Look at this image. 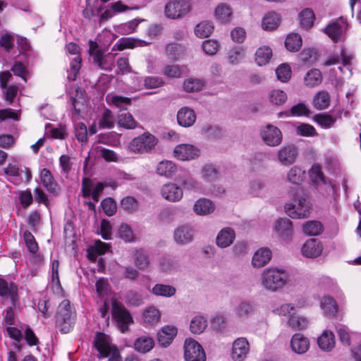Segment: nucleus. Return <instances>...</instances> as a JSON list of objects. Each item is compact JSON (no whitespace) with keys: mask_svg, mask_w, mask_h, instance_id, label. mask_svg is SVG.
Here are the masks:
<instances>
[{"mask_svg":"<svg viewBox=\"0 0 361 361\" xmlns=\"http://www.w3.org/2000/svg\"><path fill=\"white\" fill-rule=\"evenodd\" d=\"M174 157L180 161H190L197 159L200 155V149L192 145L180 144L173 149Z\"/></svg>","mask_w":361,"mask_h":361,"instance_id":"obj_12","label":"nucleus"},{"mask_svg":"<svg viewBox=\"0 0 361 361\" xmlns=\"http://www.w3.org/2000/svg\"><path fill=\"white\" fill-rule=\"evenodd\" d=\"M320 306L326 315L334 316L338 311V305L335 300L329 295L324 296L322 298Z\"/></svg>","mask_w":361,"mask_h":361,"instance_id":"obj_41","label":"nucleus"},{"mask_svg":"<svg viewBox=\"0 0 361 361\" xmlns=\"http://www.w3.org/2000/svg\"><path fill=\"white\" fill-rule=\"evenodd\" d=\"M272 55L270 47H259L255 51V62L259 66H265L269 62Z\"/></svg>","mask_w":361,"mask_h":361,"instance_id":"obj_36","label":"nucleus"},{"mask_svg":"<svg viewBox=\"0 0 361 361\" xmlns=\"http://www.w3.org/2000/svg\"><path fill=\"white\" fill-rule=\"evenodd\" d=\"M313 121L322 128H331L336 122V118L326 114H318L314 116Z\"/></svg>","mask_w":361,"mask_h":361,"instance_id":"obj_55","label":"nucleus"},{"mask_svg":"<svg viewBox=\"0 0 361 361\" xmlns=\"http://www.w3.org/2000/svg\"><path fill=\"white\" fill-rule=\"evenodd\" d=\"M300 60L306 64L312 65L318 59V53L314 47H307L300 54Z\"/></svg>","mask_w":361,"mask_h":361,"instance_id":"obj_48","label":"nucleus"},{"mask_svg":"<svg viewBox=\"0 0 361 361\" xmlns=\"http://www.w3.org/2000/svg\"><path fill=\"white\" fill-rule=\"evenodd\" d=\"M23 239L28 250L32 253H36L38 250V245L32 234L30 231H25L23 233Z\"/></svg>","mask_w":361,"mask_h":361,"instance_id":"obj_60","label":"nucleus"},{"mask_svg":"<svg viewBox=\"0 0 361 361\" xmlns=\"http://www.w3.org/2000/svg\"><path fill=\"white\" fill-rule=\"evenodd\" d=\"M94 345L103 357H109V361H120L118 360L119 357L118 349L110 344L109 338L106 334L103 333L97 334L94 341ZM125 361H138V360L134 355H128Z\"/></svg>","mask_w":361,"mask_h":361,"instance_id":"obj_3","label":"nucleus"},{"mask_svg":"<svg viewBox=\"0 0 361 361\" xmlns=\"http://www.w3.org/2000/svg\"><path fill=\"white\" fill-rule=\"evenodd\" d=\"M322 229V225L317 221H309L302 225L303 232L307 235H317Z\"/></svg>","mask_w":361,"mask_h":361,"instance_id":"obj_52","label":"nucleus"},{"mask_svg":"<svg viewBox=\"0 0 361 361\" xmlns=\"http://www.w3.org/2000/svg\"><path fill=\"white\" fill-rule=\"evenodd\" d=\"M314 19V13L310 8H305L300 13V25L305 29L312 26Z\"/></svg>","mask_w":361,"mask_h":361,"instance_id":"obj_54","label":"nucleus"},{"mask_svg":"<svg viewBox=\"0 0 361 361\" xmlns=\"http://www.w3.org/2000/svg\"><path fill=\"white\" fill-rule=\"evenodd\" d=\"M88 51L94 63L102 69H108L116 55L109 51L108 47H90Z\"/></svg>","mask_w":361,"mask_h":361,"instance_id":"obj_6","label":"nucleus"},{"mask_svg":"<svg viewBox=\"0 0 361 361\" xmlns=\"http://www.w3.org/2000/svg\"><path fill=\"white\" fill-rule=\"evenodd\" d=\"M186 361H206V354L201 345L192 338H187L184 344Z\"/></svg>","mask_w":361,"mask_h":361,"instance_id":"obj_9","label":"nucleus"},{"mask_svg":"<svg viewBox=\"0 0 361 361\" xmlns=\"http://www.w3.org/2000/svg\"><path fill=\"white\" fill-rule=\"evenodd\" d=\"M289 281V274L284 269L270 267L265 269L260 276V284L264 290L274 293L283 288Z\"/></svg>","mask_w":361,"mask_h":361,"instance_id":"obj_1","label":"nucleus"},{"mask_svg":"<svg viewBox=\"0 0 361 361\" xmlns=\"http://www.w3.org/2000/svg\"><path fill=\"white\" fill-rule=\"evenodd\" d=\"M75 319V313L68 300H63L58 307L56 325L64 334L70 331Z\"/></svg>","mask_w":361,"mask_h":361,"instance_id":"obj_5","label":"nucleus"},{"mask_svg":"<svg viewBox=\"0 0 361 361\" xmlns=\"http://www.w3.org/2000/svg\"><path fill=\"white\" fill-rule=\"evenodd\" d=\"M305 178V171L298 166L292 167L287 173V180L295 185H300Z\"/></svg>","mask_w":361,"mask_h":361,"instance_id":"obj_44","label":"nucleus"},{"mask_svg":"<svg viewBox=\"0 0 361 361\" xmlns=\"http://www.w3.org/2000/svg\"><path fill=\"white\" fill-rule=\"evenodd\" d=\"M279 23V15L275 12H270L263 18L262 21V27L264 30H273L278 27Z\"/></svg>","mask_w":361,"mask_h":361,"instance_id":"obj_39","label":"nucleus"},{"mask_svg":"<svg viewBox=\"0 0 361 361\" xmlns=\"http://www.w3.org/2000/svg\"><path fill=\"white\" fill-rule=\"evenodd\" d=\"M193 228L188 225H180L173 231V240L178 245H183L191 243L194 239Z\"/></svg>","mask_w":361,"mask_h":361,"instance_id":"obj_17","label":"nucleus"},{"mask_svg":"<svg viewBox=\"0 0 361 361\" xmlns=\"http://www.w3.org/2000/svg\"><path fill=\"white\" fill-rule=\"evenodd\" d=\"M269 100L274 105H281L287 100V94L281 90H272L269 93Z\"/></svg>","mask_w":361,"mask_h":361,"instance_id":"obj_56","label":"nucleus"},{"mask_svg":"<svg viewBox=\"0 0 361 361\" xmlns=\"http://www.w3.org/2000/svg\"><path fill=\"white\" fill-rule=\"evenodd\" d=\"M0 296L10 298L13 305L18 301V288L13 283H8L6 280L0 279Z\"/></svg>","mask_w":361,"mask_h":361,"instance_id":"obj_20","label":"nucleus"},{"mask_svg":"<svg viewBox=\"0 0 361 361\" xmlns=\"http://www.w3.org/2000/svg\"><path fill=\"white\" fill-rule=\"evenodd\" d=\"M284 210L292 219H306L310 216L311 204L302 188H298L292 200L285 204Z\"/></svg>","mask_w":361,"mask_h":361,"instance_id":"obj_2","label":"nucleus"},{"mask_svg":"<svg viewBox=\"0 0 361 361\" xmlns=\"http://www.w3.org/2000/svg\"><path fill=\"white\" fill-rule=\"evenodd\" d=\"M15 40L18 45H28L30 44V42L25 37L6 33L1 37L0 45H13Z\"/></svg>","mask_w":361,"mask_h":361,"instance_id":"obj_46","label":"nucleus"},{"mask_svg":"<svg viewBox=\"0 0 361 361\" xmlns=\"http://www.w3.org/2000/svg\"><path fill=\"white\" fill-rule=\"evenodd\" d=\"M178 329L176 326L166 325L163 326L157 334V340L160 345L166 347L171 344L177 335Z\"/></svg>","mask_w":361,"mask_h":361,"instance_id":"obj_19","label":"nucleus"},{"mask_svg":"<svg viewBox=\"0 0 361 361\" xmlns=\"http://www.w3.org/2000/svg\"><path fill=\"white\" fill-rule=\"evenodd\" d=\"M309 173L310 180L314 185L319 186L326 184V179L319 164H314Z\"/></svg>","mask_w":361,"mask_h":361,"instance_id":"obj_45","label":"nucleus"},{"mask_svg":"<svg viewBox=\"0 0 361 361\" xmlns=\"http://www.w3.org/2000/svg\"><path fill=\"white\" fill-rule=\"evenodd\" d=\"M178 183L186 191L200 192L202 190V184L192 176L180 178Z\"/></svg>","mask_w":361,"mask_h":361,"instance_id":"obj_37","label":"nucleus"},{"mask_svg":"<svg viewBox=\"0 0 361 361\" xmlns=\"http://www.w3.org/2000/svg\"><path fill=\"white\" fill-rule=\"evenodd\" d=\"M133 259L135 265L140 270H145L149 266L148 255L143 250H135L133 251Z\"/></svg>","mask_w":361,"mask_h":361,"instance_id":"obj_40","label":"nucleus"},{"mask_svg":"<svg viewBox=\"0 0 361 361\" xmlns=\"http://www.w3.org/2000/svg\"><path fill=\"white\" fill-rule=\"evenodd\" d=\"M207 324V320L204 316L197 314L190 321V330L192 334H200L204 331Z\"/></svg>","mask_w":361,"mask_h":361,"instance_id":"obj_35","label":"nucleus"},{"mask_svg":"<svg viewBox=\"0 0 361 361\" xmlns=\"http://www.w3.org/2000/svg\"><path fill=\"white\" fill-rule=\"evenodd\" d=\"M118 124L126 129H134L137 126V122L130 113H121L118 117Z\"/></svg>","mask_w":361,"mask_h":361,"instance_id":"obj_53","label":"nucleus"},{"mask_svg":"<svg viewBox=\"0 0 361 361\" xmlns=\"http://www.w3.org/2000/svg\"><path fill=\"white\" fill-rule=\"evenodd\" d=\"M298 155L297 147L292 144L281 147L277 152V159L279 163L283 166H289L294 164Z\"/></svg>","mask_w":361,"mask_h":361,"instance_id":"obj_14","label":"nucleus"},{"mask_svg":"<svg viewBox=\"0 0 361 361\" xmlns=\"http://www.w3.org/2000/svg\"><path fill=\"white\" fill-rule=\"evenodd\" d=\"M177 121L180 126L190 127L196 121L195 112L189 107H182L177 113Z\"/></svg>","mask_w":361,"mask_h":361,"instance_id":"obj_22","label":"nucleus"},{"mask_svg":"<svg viewBox=\"0 0 361 361\" xmlns=\"http://www.w3.org/2000/svg\"><path fill=\"white\" fill-rule=\"evenodd\" d=\"M319 348L324 352H330L335 347V336L332 331L325 330L317 338Z\"/></svg>","mask_w":361,"mask_h":361,"instance_id":"obj_26","label":"nucleus"},{"mask_svg":"<svg viewBox=\"0 0 361 361\" xmlns=\"http://www.w3.org/2000/svg\"><path fill=\"white\" fill-rule=\"evenodd\" d=\"M274 231L282 240L290 242L293 235V222L287 218L279 219L274 223Z\"/></svg>","mask_w":361,"mask_h":361,"instance_id":"obj_13","label":"nucleus"},{"mask_svg":"<svg viewBox=\"0 0 361 361\" xmlns=\"http://www.w3.org/2000/svg\"><path fill=\"white\" fill-rule=\"evenodd\" d=\"M41 180L46 189L52 193H56L59 190V185L54 180L51 171L47 169H43L40 173Z\"/></svg>","mask_w":361,"mask_h":361,"instance_id":"obj_32","label":"nucleus"},{"mask_svg":"<svg viewBox=\"0 0 361 361\" xmlns=\"http://www.w3.org/2000/svg\"><path fill=\"white\" fill-rule=\"evenodd\" d=\"M112 314L122 332L127 331L128 325L133 322V317L126 307L116 302L113 304Z\"/></svg>","mask_w":361,"mask_h":361,"instance_id":"obj_11","label":"nucleus"},{"mask_svg":"<svg viewBox=\"0 0 361 361\" xmlns=\"http://www.w3.org/2000/svg\"><path fill=\"white\" fill-rule=\"evenodd\" d=\"M302 306L298 302L297 304L293 303H284L282 304L279 307L276 308L274 311L276 314L283 316L292 315L291 314H294L297 309L301 307Z\"/></svg>","mask_w":361,"mask_h":361,"instance_id":"obj_59","label":"nucleus"},{"mask_svg":"<svg viewBox=\"0 0 361 361\" xmlns=\"http://www.w3.org/2000/svg\"><path fill=\"white\" fill-rule=\"evenodd\" d=\"M287 324L293 330H303L307 328L309 320L305 317L293 314L289 317Z\"/></svg>","mask_w":361,"mask_h":361,"instance_id":"obj_42","label":"nucleus"},{"mask_svg":"<svg viewBox=\"0 0 361 361\" xmlns=\"http://www.w3.org/2000/svg\"><path fill=\"white\" fill-rule=\"evenodd\" d=\"M261 137L264 143L271 147L279 145L283 139L282 133L277 127L267 124L261 129Z\"/></svg>","mask_w":361,"mask_h":361,"instance_id":"obj_10","label":"nucleus"},{"mask_svg":"<svg viewBox=\"0 0 361 361\" xmlns=\"http://www.w3.org/2000/svg\"><path fill=\"white\" fill-rule=\"evenodd\" d=\"M144 322L148 325H155L160 322L161 312L154 306L147 307L142 313Z\"/></svg>","mask_w":361,"mask_h":361,"instance_id":"obj_34","label":"nucleus"},{"mask_svg":"<svg viewBox=\"0 0 361 361\" xmlns=\"http://www.w3.org/2000/svg\"><path fill=\"white\" fill-rule=\"evenodd\" d=\"M234 312L238 318L245 319L255 313V307L252 302L243 300L236 305Z\"/></svg>","mask_w":361,"mask_h":361,"instance_id":"obj_31","label":"nucleus"},{"mask_svg":"<svg viewBox=\"0 0 361 361\" xmlns=\"http://www.w3.org/2000/svg\"><path fill=\"white\" fill-rule=\"evenodd\" d=\"M68 52L71 55H73V57L71 63V69L68 71V78L71 80H75L80 68L82 60L80 56V47H68Z\"/></svg>","mask_w":361,"mask_h":361,"instance_id":"obj_21","label":"nucleus"},{"mask_svg":"<svg viewBox=\"0 0 361 361\" xmlns=\"http://www.w3.org/2000/svg\"><path fill=\"white\" fill-rule=\"evenodd\" d=\"M214 16L217 20L226 23L231 20L233 11L229 5L221 3L216 7Z\"/></svg>","mask_w":361,"mask_h":361,"instance_id":"obj_30","label":"nucleus"},{"mask_svg":"<svg viewBox=\"0 0 361 361\" xmlns=\"http://www.w3.org/2000/svg\"><path fill=\"white\" fill-rule=\"evenodd\" d=\"M231 37L233 42L242 44L246 38L245 30L240 27H235L231 32Z\"/></svg>","mask_w":361,"mask_h":361,"instance_id":"obj_63","label":"nucleus"},{"mask_svg":"<svg viewBox=\"0 0 361 361\" xmlns=\"http://www.w3.org/2000/svg\"><path fill=\"white\" fill-rule=\"evenodd\" d=\"M304 80L306 86L315 87L322 82V75L319 69L312 68L306 73Z\"/></svg>","mask_w":361,"mask_h":361,"instance_id":"obj_47","label":"nucleus"},{"mask_svg":"<svg viewBox=\"0 0 361 361\" xmlns=\"http://www.w3.org/2000/svg\"><path fill=\"white\" fill-rule=\"evenodd\" d=\"M331 102V97L326 91L317 92L313 99V105L317 109H325L329 107Z\"/></svg>","mask_w":361,"mask_h":361,"instance_id":"obj_43","label":"nucleus"},{"mask_svg":"<svg viewBox=\"0 0 361 361\" xmlns=\"http://www.w3.org/2000/svg\"><path fill=\"white\" fill-rule=\"evenodd\" d=\"M250 344L245 338H238L233 343L232 358L234 361H243L248 355Z\"/></svg>","mask_w":361,"mask_h":361,"instance_id":"obj_16","label":"nucleus"},{"mask_svg":"<svg viewBox=\"0 0 361 361\" xmlns=\"http://www.w3.org/2000/svg\"><path fill=\"white\" fill-rule=\"evenodd\" d=\"M126 302L131 305L139 306L143 303V298L140 293L130 290L126 294Z\"/></svg>","mask_w":361,"mask_h":361,"instance_id":"obj_62","label":"nucleus"},{"mask_svg":"<svg viewBox=\"0 0 361 361\" xmlns=\"http://www.w3.org/2000/svg\"><path fill=\"white\" fill-rule=\"evenodd\" d=\"M163 198L169 202H179L183 197V189L176 183H168L164 184L161 189Z\"/></svg>","mask_w":361,"mask_h":361,"instance_id":"obj_15","label":"nucleus"},{"mask_svg":"<svg viewBox=\"0 0 361 361\" xmlns=\"http://www.w3.org/2000/svg\"><path fill=\"white\" fill-rule=\"evenodd\" d=\"M353 59V54H348L345 50L341 49L339 54L329 56L324 62V65L326 66L334 65L338 63L341 59L344 66H348L351 64Z\"/></svg>","mask_w":361,"mask_h":361,"instance_id":"obj_33","label":"nucleus"},{"mask_svg":"<svg viewBox=\"0 0 361 361\" xmlns=\"http://www.w3.org/2000/svg\"><path fill=\"white\" fill-rule=\"evenodd\" d=\"M122 208L128 212L135 211L138 207L136 200L132 197H126L121 200Z\"/></svg>","mask_w":361,"mask_h":361,"instance_id":"obj_64","label":"nucleus"},{"mask_svg":"<svg viewBox=\"0 0 361 361\" xmlns=\"http://www.w3.org/2000/svg\"><path fill=\"white\" fill-rule=\"evenodd\" d=\"M276 75L278 80L281 82H288L290 79L292 75L290 66L287 63L281 64L276 69Z\"/></svg>","mask_w":361,"mask_h":361,"instance_id":"obj_57","label":"nucleus"},{"mask_svg":"<svg viewBox=\"0 0 361 361\" xmlns=\"http://www.w3.org/2000/svg\"><path fill=\"white\" fill-rule=\"evenodd\" d=\"M235 238V233L230 227L222 228L218 233L216 238V243L218 247L226 248L233 244Z\"/></svg>","mask_w":361,"mask_h":361,"instance_id":"obj_24","label":"nucleus"},{"mask_svg":"<svg viewBox=\"0 0 361 361\" xmlns=\"http://www.w3.org/2000/svg\"><path fill=\"white\" fill-rule=\"evenodd\" d=\"M192 209L197 215L207 216L214 212L215 204L212 200L201 197L195 201Z\"/></svg>","mask_w":361,"mask_h":361,"instance_id":"obj_23","label":"nucleus"},{"mask_svg":"<svg viewBox=\"0 0 361 361\" xmlns=\"http://www.w3.org/2000/svg\"><path fill=\"white\" fill-rule=\"evenodd\" d=\"M114 118L111 111L106 109L102 114V118L99 121V126L102 128H111L114 126Z\"/></svg>","mask_w":361,"mask_h":361,"instance_id":"obj_61","label":"nucleus"},{"mask_svg":"<svg viewBox=\"0 0 361 361\" xmlns=\"http://www.w3.org/2000/svg\"><path fill=\"white\" fill-rule=\"evenodd\" d=\"M106 102L110 105H114L121 110L127 109L131 104V99L120 95L107 94L106 97Z\"/></svg>","mask_w":361,"mask_h":361,"instance_id":"obj_38","label":"nucleus"},{"mask_svg":"<svg viewBox=\"0 0 361 361\" xmlns=\"http://www.w3.org/2000/svg\"><path fill=\"white\" fill-rule=\"evenodd\" d=\"M152 293L157 296L171 297L176 293V288L169 285L159 283L152 288Z\"/></svg>","mask_w":361,"mask_h":361,"instance_id":"obj_51","label":"nucleus"},{"mask_svg":"<svg viewBox=\"0 0 361 361\" xmlns=\"http://www.w3.org/2000/svg\"><path fill=\"white\" fill-rule=\"evenodd\" d=\"M158 142V138L154 135L145 132L130 142L128 149L135 154H147L155 148Z\"/></svg>","mask_w":361,"mask_h":361,"instance_id":"obj_4","label":"nucleus"},{"mask_svg":"<svg viewBox=\"0 0 361 361\" xmlns=\"http://www.w3.org/2000/svg\"><path fill=\"white\" fill-rule=\"evenodd\" d=\"M203 86L204 82L196 78H188L183 82V88L188 92L200 91Z\"/></svg>","mask_w":361,"mask_h":361,"instance_id":"obj_58","label":"nucleus"},{"mask_svg":"<svg viewBox=\"0 0 361 361\" xmlns=\"http://www.w3.org/2000/svg\"><path fill=\"white\" fill-rule=\"evenodd\" d=\"M176 164L169 160L159 161L156 166V172L159 176L171 178L176 172Z\"/></svg>","mask_w":361,"mask_h":361,"instance_id":"obj_29","label":"nucleus"},{"mask_svg":"<svg viewBox=\"0 0 361 361\" xmlns=\"http://www.w3.org/2000/svg\"><path fill=\"white\" fill-rule=\"evenodd\" d=\"M133 346L136 351L140 353H146L154 348V341L151 336L142 335L135 340Z\"/></svg>","mask_w":361,"mask_h":361,"instance_id":"obj_28","label":"nucleus"},{"mask_svg":"<svg viewBox=\"0 0 361 361\" xmlns=\"http://www.w3.org/2000/svg\"><path fill=\"white\" fill-rule=\"evenodd\" d=\"M212 23L208 21H202L198 23L195 27V33L196 36L200 38H205L210 35L214 30Z\"/></svg>","mask_w":361,"mask_h":361,"instance_id":"obj_50","label":"nucleus"},{"mask_svg":"<svg viewBox=\"0 0 361 361\" xmlns=\"http://www.w3.org/2000/svg\"><path fill=\"white\" fill-rule=\"evenodd\" d=\"M201 178L206 182H213L219 178L218 170L211 164H206L201 169Z\"/></svg>","mask_w":361,"mask_h":361,"instance_id":"obj_49","label":"nucleus"},{"mask_svg":"<svg viewBox=\"0 0 361 361\" xmlns=\"http://www.w3.org/2000/svg\"><path fill=\"white\" fill-rule=\"evenodd\" d=\"M322 243L314 238L306 240L301 248L302 255L309 258L317 257L322 254Z\"/></svg>","mask_w":361,"mask_h":361,"instance_id":"obj_18","label":"nucleus"},{"mask_svg":"<svg viewBox=\"0 0 361 361\" xmlns=\"http://www.w3.org/2000/svg\"><path fill=\"white\" fill-rule=\"evenodd\" d=\"M348 26L346 20L341 17L326 25L324 32L334 43H338L345 39Z\"/></svg>","mask_w":361,"mask_h":361,"instance_id":"obj_7","label":"nucleus"},{"mask_svg":"<svg viewBox=\"0 0 361 361\" xmlns=\"http://www.w3.org/2000/svg\"><path fill=\"white\" fill-rule=\"evenodd\" d=\"M271 258V252L267 247L257 250L252 259V264L254 267L260 268L266 265Z\"/></svg>","mask_w":361,"mask_h":361,"instance_id":"obj_27","label":"nucleus"},{"mask_svg":"<svg viewBox=\"0 0 361 361\" xmlns=\"http://www.w3.org/2000/svg\"><path fill=\"white\" fill-rule=\"evenodd\" d=\"M290 346L295 353L303 354L310 348L309 339L301 334H295L290 341Z\"/></svg>","mask_w":361,"mask_h":361,"instance_id":"obj_25","label":"nucleus"},{"mask_svg":"<svg viewBox=\"0 0 361 361\" xmlns=\"http://www.w3.org/2000/svg\"><path fill=\"white\" fill-rule=\"evenodd\" d=\"M190 9L189 0H171L166 4L164 12L168 18L178 19L189 13Z\"/></svg>","mask_w":361,"mask_h":361,"instance_id":"obj_8","label":"nucleus"}]
</instances>
